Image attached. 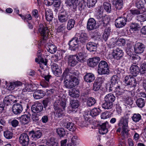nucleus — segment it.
Listing matches in <instances>:
<instances>
[{"label": "nucleus", "mask_w": 146, "mask_h": 146, "mask_svg": "<svg viewBox=\"0 0 146 146\" xmlns=\"http://www.w3.org/2000/svg\"><path fill=\"white\" fill-rule=\"evenodd\" d=\"M128 118L124 116L121 118L119 124L122 129L121 134L124 137H127L128 135Z\"/></svg>", "instance_id": "f257e3e1"}, {"label": "nucleus", "mask_w": 146, "mask_h": 146, "mask_svg": "<svg viewBox=\"0 0 146 146\" xmlns=\"http://www.w3.org/2000/svg\"><path fill=\"white\" fill-rule=\"evenodd\" d=\"M98 70L99 74H108L110 71L108 64L104 60L101 61L99 64Z\"/></svg>", "instance_id": "f03ea898"}, {"label": "nucleus", "mask_w": 146, "mask_h": 146, "mask_svg": "<svg viewBox=\"0 0 146 146\" xmlns=\"http://www.w3.org/2000/svg\"><path fill=\"white\" fill-rule=\"evenodd\" d=\"M124 81L127 87L131 90H134L137 84L135 79L130 75L126 76L125 78Z\"/></svg>", "instance_id": "7ed1b4c3"}, {"label": "nucleus", "mask_w": 146, "mask_h": 146, "mask_svg": "<svg viewBox=\"0 0 146 146\" xmlns=\"http://www.w3.org/2000/svg\"><path fill=\"white\" fill-rule=\"evenodd\" d=\"M69 12L65 10L60 12L58 15V20L61 23H66L70 18Z\"/></svg>", "instance_id": "20e7f679"}, {"label": "nucleus", "mask_w": 146, "mask_h": 146, "mask_svg": "<svg viewBox=\"0 0 146 146\" xmlns=\"http://www.w3.org/2000/svg\"><path fill=\"white\" fill-rule=\"evenodd\" d=\"M135 6L137 9H131L130 12L133 15H138L143 13V11L142 9L144 8L143 3L141 1H137L135 3Z\"/></svg>", "instance_id": "39448f33"}, {"label": "nucleus", "mask_w": 146, "mask_h": 146, "mask_svg": "<svg viewBox=\"0 0 146 146\" xmlns=\"http://www.w3.org/2000/svg\"><path fill=\"white\" fill-rule=\"evenodd\" d=\"M39 31L40 33L43 40H47L50 31L48 27L46 25H44L42 24L39 25Z\"/></svg>", "instance_id": "423d86ee"}, {"label": "nucleus", "mask_w": 146, "mask_h": 146, "mask_svg": "<svg viewBox=\"0 0 146 146\" xmlns=\"http://www.w3.org/2000/svg\"><path fill=\"white\" fill-rule=\"evenodd\" d=\"M78 71L75 70L74 68H69L66 69L63 73V76L65 78L68 77L69 76L70 78L76 76H77L79 74Z\"/></svg>", "instance_id": "0eeeda50"}, {"label": "nucleus", "mask_w": 146, "mask_h": 146, "mask_svg": "<svg viewBox=\"0 0 146 146\" xmlns=\"http://www.w3.org/2000/svg\"><path fill=\"white\" fill-rule=\"evenodd\" d=\"M64 86L68 88L71 89L73 88L79 84V81L78 79L76 77L72 78L70 80H66L64 82Z\"/></svg>", "instance_id": "6e6552de"}, {"label": "nucleus", "mask_w": 146, "mask_h": 146, "mask_svg": "<svg viewBox=\"0 0 146 146\" xmlns=\"http://www.w3.org/2000/svg\"><path fill=\"white\" fill-rule=\"evenodd\" d=\"M79 42H80L83 45H85L88 40L89 38L87 35L85 33H82L76 35Z\"/></svg>", "instance_id": "1a4fd4ad"}, {"label": "nucleus", "mask_w": 146, "mask_h": 146, "mask_svg": "<svg viewBox=\"0 0 146 146\" xmlns=\"http://www.w3.org/2000/svg\"><path fill=\"white\" fill-rule=\"evenodd\" d=\"M123 55V50L118 48L113 50L112 52V56L115 59L119 60L122 59Z\"/></svg>", "instance_id": "9d476101"}, {"label": "nucleus", "mask_w": 146, "mask_h": 146, "mask_svg": "<svg viewBox=\"0 0 146 146\" xmlns=\"http://www.w3.org/2000/svg\"><path fill=\"white\" fill-rule=\"evenodd\" d=\"M16 102V98L12 95H9L5 97L3 100L4 105L6 106L11 105Z\"/></svg>", "instance_id": "9b49d317"}, {"label": "nucleus", "mask_w": 146, "mask_h": 146, "mask_svg": "<svg viewBox=\"0 0 146 146\" xmlns=\"http://www.w3.org/2000/svg\"><path fill=\"white\" fill-rule=\"evenodd\" d=\"M145 46L141 42H137L135 45L134 50L136 54H140L143 53L145 49Z\"/></svg>", "instance_id": "f8f14e48"}, {"label": "nucleus", "mask_w": 146, "mask_h": 146, "mask_svg": "<svg viewBox=\"0 0 146 146\" xmlns=\"http://www.w3.org/2000/svg\"><path fill=\"white\" fill-rule=\"evenodd\" d=\"M29 141V135L26 133L21 134L19 137V141L23 145H28Z\"/></svg>", "instance_id": "ddd939ff"}, {"label": "nucleus", "mask_w": 146, "mask_h": 146, "mask_svg": "<svg viewBox=\"0 0 146 146\" xmlns=\"http://www.w3.org/2000/svg\"><path fill=\"white\" fill-rule=\"evenodd\" d=\"M43 109L42 104L40 103L36 102L32 106L31 110L32 111L35 113H39L42 111Z\"/></svg>", "instance_id": "4468645a"}, {"label": "nucleus", "mask_w": 146, "mask_h": 146, "mask_svg": "<svg viewBox=\"0 0 146 146\" xmlns=\"http://www.w3.org/2000/svg\"><path fill=\"white\" fill-rule=\"evenodd\" d=\"M79 42L76 36L75 37L73 38L68 43L69 48L72 50L75 51L76 48L78 46V44Z\"/></svg>", "instance_id": "2eb2a0df"}, {"label": "nucleus", "mask_w": 146, "mask_h": 146, "mask_svg": "<svg viewBox=\"0 0 146 146\" xmlns=\"http://www.w3.org/2000/svg\"><path fill=\"white\" fill-rule=\"evenodd\" d=\"M68 61L69 66L71 67L75 66L78 62L75 55L69 56L68 58Z\"/></svg>", "instance_id": "dca6fc26"}, {"label": "nucleus", "mask_w": 146, "mask_h": 146, "mask_svg": "<svg viewBox=\"0 0 146 146\" xmlns=\"http://www.w3.org/2000/svg\"><path fill=\"white\" fill-rule=\"evenodd\" d=\"M122 17H119L115 21V25L117 28H120L124 27L126 24V21Z\"/></svg>", "instance_id": "f3484780"}, {"label": "nucleus", "mask_w": 146, "mask_h": 146, "mask_svg": "<svg viewBox=\"0 0 146 146\" xmlns=\"http://www.w3.org/2000/svg\"><path fill=\"white\" fill-rule=\"evenodd\" d=\"M100 60L99 57L96 56L90 58L88 60V65L91 67H94L96 66Z\"/></svg>", "instance_id": "a211bd4d"}, {"label": "nucleus", "mask_w": 146, "mask_h": 146, "mask_svg": "<svg viewBox=\"0 0 146 146\" xmlns=\"http://www.w3.org/2000/svg\"><path fill=\"white\" fill-rule=\"evenodd\" d=\"M12 110L13 113L15 115L20 114L23 110L22 106L19 104H15L13 106Z\"/></svg>", "instance_id": "6ab92c4d"}, {"label": "nucleus", "mask_w": 146, "mask_h": 146, "mask_svg": "<svg viewBox=\"0 0 146 146\" xmlns=\"http://www.w3.org/2000/svg\"><path fill=\"white\" fill-rule=\"evenodd\" d=\"M44 79L42 80L40 83L41 86L43 88H46L49 86L50 79L52 76L50 75H45L43 76Z\"/></svg>", "instance_id": "aec40b11"}, {"label": "nucleus", "mask_w": 146, "mask_h": 146, "mask_svg": "<svg viewBox=\"0 0 146 146\" xmlns=\"http://www.w3.org/2000/svg\"><path fill=\"white\" fill-rule=\"evenodd\" d=\"M96 22L93 18H90L88 20L87 24V28L90 31H91L96 28Z\"/></svg>", "instance_id": "412c9836"}, {"label": "nucleus", "mask_w": 146, "mask_h": 146, "mask_svg": "<svg viewBox=\"0 0 146 146\" xmlns=\"http://www.w3.org/2000/svg\"><path fill=\"white\" fill-rule=\"evenodd\" d=\"M105 26L106 27L104 33L102 35L103 38L105 41H106L110 34L111 29L109 25L106 23Z\"/></svg>", "instance_id": "4be33fe9"}, {"label": "nucleus", "mask_w": 146, "mask_h": 146, "mask_svg": "<svg viewBox=\"0 0 146 146\" xmlns=\"http://www.w3.org/2000/svg\"><path fill=\"white\" fill-rule=\"evenodd\" d=\"M98 44L93 42H89L87 44V49L91 52L96 51L98 46Z\"/></svg>", "instance_id": "5701e85b"}, {"label": "nucleus", "mask_w": 146, "mask_h": 146, "mask_svg": "<svg viewBox=\"0 0 146 146\" xmlns=\"http://www.w3.org/2000/svg\"><path fill=\"white\" fill-rule=\"evenodd\" d=\"M29 135L31 137L36 139L40 138L42 136V133L40 131H32L29 132Z\"/></svg>", "instance_id": "b1692460"}, {"label": "nucleus", "mask_w": 146, "mask_h": 146, "mask_svg": "<svg viewBox=\"0 0 146 146\" xmlns=\"http://www.w3.org/2000/svg\"><path fill=\"white\" fill-rule=\"evenodd\" d=\"M96 18L98 20V22L99 25L102 27H105L106 25L105 21L104 20V17H103L100 13L96 16Z\"/></svg>", "instance_id": "393cba45"}, {"label": "nucleus", "mask_w": 146, "mask_h": 146, "mask_svg": "<svg viewBox=\"0 0 146 146\" xmlns=\"http://www.w3.org/2000/svg\"><path fill=\"white\" fill-rule=\"evenodd\" d=\"M45 48L47 51L50 53L54 54L57 50V48L54 44L49 43L46 45Z\"/></svg>", "instance_id": "a878e982"}, {"label": "nucleus", "mask_w": 146, "mask_h": 146, "mask_svg": "<svg viewBox=\"0 0 146 146\" xmlns=\"http://www.w3.org/2000/svg\"><path fill=\"white\" fill-rule=\"evenodd\" d=\"M131 73L134 76H136L140 72L139 67L135 64L132 65L130 68Z\"/></svg>", "instance_id": "bb28decb"}, {"label": "nucleus", "mask_w": 146, "mask_h": 146, "mask_svg": "<svg viewBox=\"0 0 146 146\" xmlns=\"http://www.w3.org/2000/svg\"><path fill=\"white\" fill-rule=\"evenodd\" d=\"M95 78L94 74L90 73H86L84 77V80L86 82L89 83H91L93 81Z\"/></svg>", "instance_id": "cd10ccee"}, {"label": "nucleus", "mask_w": 146, "mask_h": 146, "mask_svg": "<svg viewBox=\"0 0 146 146\" xmlns=\"http://www.w3.org/2000/svg\"><path fill=\"white\" fill-rule=\"evenodd\" d=\"M45 93L42 90H38L35 91L33 93V96L35 99H40L43 98L45 95Z\"/></svg>", "instance_id": "c85d7f7f"}, {"label": "nucleus", "mask_w": 146, "mask_h": 146, "mask_svg": "<svg viewBox=\"0 0 146 146\" xmlns=\"http://www.w3.org/2000/svg\"><path fill=\"white\" fill-rule=\"evenodd\" d=\"M20 122L23 125L27 124L30 121L29 117L27 115H22L19 117Z\"/></svg>", "instance_id": "c756f323"}, {"label": "nucleus", "mask_w": 146, "mask_h": 146, "mask_svg": "<svg viewBox=\"0 0 146 146\" xmlns=\"http://www.w3.org/2000/svg\"><path fill=\"white\" fill-rule=\"evenodd\" d=\"M45 16L48 21H51L53 18V14L51 10L49 9H46L45 11Z\"/></svg>", "instance_id": "7c9ffc66"}, {"label": "nucleus", "mask_w": 146, "mask_h": 146, "mask_svg": "<svg viewBox=\"0 0 146 146\" xmlns=\"http://www.w3.org/2000/svg\"><path fill=\"white\" fill-rule=\"evenodd\" d=\"M100 132L102 134H104L107 133L108 132V123L106 122L103 123L100 125Z\"/></svg>", "instance_id": "2f4dec72"}, {"label": "nucleus", "mask_w": 146, "mask_h": 146, "mask_svg": "<svg viewBox=\"0 0 146 146\" xmlns=\"http://www.w3.org/2000/svg\"><path fill=\"white\" fill-rule=\"evenodd\" d=\"M86 106L90 107L94 106L96 102V99L93 97H89L86 99Z\"/></svg>", "instance_id": "473e14b6"}, {"label": "nucleus", "mask_w": 146, "mask_h": 146, "mask_svg": "<svg viewBox=\"0 0 146 146\" xmlns=\"http://www.w3.org/2000/svg\"><path fill=\"white\" fill-rule=\"evenodd\" d=\"M113 106V104L108 102L105 100L103 101L102 104V107L105 109L110 110L111 109Z\"/></svg>", "instance_id": "72a5a7b5"}, {"label": "nucleus", "mask_w": 146, "mask_h": 146, "mask_svg": "<svg viewBox=\"0 0 146 146\" xmlns=\"http://www.w3.org/2000/svg\"><path fill=\"white\" fill-rule=\"evenodd\" d=\"M115 96L112 94H109L106 95L104 98V100L111 103L113 104L115 100Z\"/></svg>", "instance_id": "f704fd0d"}, {"label": "nucleus", "mask_w": 146, "mask_h": 146, "mask_svg": "<svg viewBox=\"0 0 146 146\" xmlns=\"http://www.w3.org/2000/svg\"><path fill=\"white\" fill-rule=\"evenodd\" d=\"M101 78H98L96 80L93 84V89L94 91H97L99 90L102 83L100 82Z\"/></svg>", "instance_id": "c9c22d12"}, {"label": "nucleus", "mask_w": 146, "mask_h": 146, "mask_svg": "<svg viewBox=\"0 0 146 146\" xmlns=\"http://www.w3.org/2000/svg\"><path fill=\"white\" fill-rule=\"evenodd\" d=\"M76 55L78 62H83L86 61L85 58L86 53L84 52H80L78 54Z\"/></svg>", "instance_id": "e433bc0d"}, {"label": "nucleus", "mask_w": 146, "mask_h": 146, "mask_svg": "<svg viewBox=\"0 0 146 146\" xmlns=\"http://www.w3.org/2000/svg\"><path fill=\"white\" fill-rule=\"evenodd\" d=\"M109 92L113 91L115 92L116 94L119 95H120L122 94V92L121 91L119 86L116 85L115 86L111 87V88H109Z\"/></svg>", "instance_id": "4c0bfd02"}, {"label": "nucleus", "mask_w": 146, "mask_h": 146, "mask_svg": "<svg viewBox=\"0 0 146 146\" xmlns=\"http://www.w3.org/2000/svg\"><path fill=\"white\" fill-rule=\"evenodd\" d=\"M146 100V99L142 98H138L136 101V104L138 107L142 108L145 106Z\"/></svg>", "instance_id": "58836bf2"}, {"label": "nucleus", "mask_w": 146, "mask_h": 146, "mask_svg": "<svg viewBox=\"0 0 146 146\" xmlns=\"http://www.w3.org/2000/svg\"><path fill=\"white\" fill-rule=\"evenodd\" d=\"M118 78L117 76L114 75L111 77L110 82V85L109 88H111L115 86L118 82Z\"/></svg>", "instance_id": "ea45409f"}, {"label": "nucleus", "mask_w": 146, "mask_h": 146, "mask_svg": "<svg viewBox=\"0 0 146 146\" xmlns=\"http://www.w3.org/2000/svg\"><path fill=\"white\" fill-rule=\"evenodd\" d=\"M65 3L67 5L72 8L74 9H76L77 8V5L75 2V0H67Z\"/></svg>", "instance_id": "a19ab883"}, {"label": "nucleus", "mask_w": 146, "mask_h": 146, "mask_svg": "<svg viewBox=\"0 0 146 146\" xmlns=\"http://www.w3.org/2000/svg\"><path fill=\"white\" fill-rule=\"evenodd\" d=\"M22 84V83L20 81H16L11 83L8 87L9 89L10 90H14L16 87L21 86Z\"/></svg>", "instance_id": "79ce46f5"}, {"label": "nucleus", "mask_w": 146, "mask_h": 146, "mask_svg": "<svg viewBox=\"0 0 146 146\" xmlns=\"http://www.w3.org/2000/svg\"><path fill=\"white\" fill-rule=\"evenodd\" d=\"M28 87V86H26L24 89L18 90L17 92L19 96H22V95L25 94L27 92H29L31 89L29 88Z\"/></svg>", "instance_id": "37998d69"}, {"label": "nucleus", "mask_w": 146, "mask_h": 146, "mask_svg": "<svg viewBox=\"0 0 146 146\" xmlns=\"http://www.w3.org/2000/svg\"><path fill=\"white\" fill-rule=\"evenodd\" d=\"M101 110L98 108H94L90 111V115L92 117H94L98 115L101 112Z\"/></svg>", "instance_id": "c03bdc74"}, {"label": "nucleus", "mask_w": 146, "mask_h": 146, "mask_svg": "<svg viewBox=\"0 0 146 146\" xmlns=\"http://www.w3.org/2000/svg\"><path fill=\"white\" fill-rule=\"evenodd\" d=\"M75 22V20L72 19L68 20L66 27L67 30H70L73 28L74 27Z\"/></svg>", "instance_id": "a18cd8bd"}, {"label": "nucleus", "mask_w": 146, "mask_h": 146, "mask_svg": "<svg viewBox=\"0 0 146 146\" xmlns=\"http://www.w3.org/2000/svg\"><path fill=\"white\" fill-rule=\"evenodd\" d=\"M136 20L140 22H143L146 21V13L136 15Z\"/></svg>", "instance_id": "49530a36"}, {"label": "nucleus", "mask_w": 146, "mask_h": 146, "mask_svg": "<svg viewBox=\"0 0 146 146\" xmlns=\"http://www.w3.org/2000/svg\"><path fill=\"white\" fill-rule=\"evenodd\" d=\"M64 110H62L58 108L56 110L55 116L56 117L60 118L63 117L65 115Z\"/></svg>", "instance_id": "de8ad7c7"}, {"label": "nucleus", "mask_w": 146, "mask_h": 146, "mask_svg": "<svg viewBox=\"0 0 146 146\" xmlns=\"http://www.w3.org/2000/svg\"><path fill=\"white\" fill-rule=\"evenodd\" d=\"M4 137L7 139H11L13 136V133L12 131L7 130L3 132Z\"/></svg>", "instance_id": "09e8293b"}, {"label": "nucleus", "mask_w": 146, "mask_h": 146, "mask_svg": "<svg viewBox=\"0 0 146 146\" xmlns=\"http://www.w3.org/2000/svg\"><path fill=\"white\" fill-rule=\"evenodd\" d=\"M123 2L122 0H117L115 2V6L117 10H120L123 7Z\"/></svg>", "instance_id": "8fccbe9b"}, {"label": "nucleus", "mask_w": 146, "mask_h": 146, "mask_svg": "<svg viewBox=\"0 0 146 146\" xmlns=\"http://www.w3.org/2000/svg\"><path fill=\"white\" fill-rule=\"evenodd\" d=\"M64 126L67 129L70 131H73L76 129V127L74 124L72 122L68 123Z\"/></svg>", "instance_id": "3c124183"}, {"label": "nucleus", "mask_w": 146, "mask_h": 146, "mask_svg": "<svg viewBox=\"0 0 146 146\" xmlns=\"http://www.w3.org/2000/svg\"><path fill=\"white\" fill-rule=\"evenodd\" d=\"M131 90V89H129L128 90H126L125 92V97L126 98L131 97L134 96L135 94V93L134 91Z\"/></svg>", "instance_id": "603ef678"}, {"label": "nucleus", "mask_w": 146, "mask_h": 146, "mask_svg": "<svg viewBox=\"0 0 146 146\" xmlns=\"http://www.w3.org/2000/svg\"><path fill=\"white\" fill-rule=\"evenodd\" d=\"M141 115L139 113H134L132 117L133 121L135 122H139L141 119Z\"/></svg>", "instance_id": "864d4df0"}, {"label": "nucleus", "mask_w": 146, "mask_h": 146, "mask_svg": "<svg viewBox=\"0 0 146 146\" xmlns=\"http://www.w3.org/2000/svg\"><path fill=\"white\" fill-rule=\"evenodd\" d=\"M104 9L108 13H110L111 11V4L108 2H105L104 3Z\"/></svg>", "instance_id": "5fc2aeb1"}, {"label": "nucleus", "mask_w": 146, "mask_h": 146, "mask_svg": "<svg viewBox=\"0 0 146 146\" xmlns=\"http://www.w3.org/2000/svg\"><path fill=\"white\" fill-rule=\"evenodd\" d=\"M70 102L71 106L72 108H77L79 106V102L76 100H71Z\"/></svg>", "instance_id": "6e6d98bb"}, {"label": "nucleus", "mask_w": 146, "mask_h": 146, "mask_svg": "<svg viewBox=\"0 0 146 146\" xmlns=\"http://www.w3.org/2000/svg\"><path fill=\"white\" fill-rule=\"evenodd\" d=\"M19 15L21 17L22 19L24 20L25 21H26L27 22H29V20H31L32 19L31 16L29 14H26L25 16L22 15L21 14H19Z\"/></svg>", "instance_id": "4d7b16f0"}, {"label": "nucleus", "mask_w": 146, "mask_h": 146, "mask_svg": "<svg viewBox=\"0 0 146 146\" xmlns=\"http://www.w3.org/2000/svg\"><path fill=\"white\" fill-rule=\"evenodd\" d=\"M56 132L60 137H63L65 134V131L63 128H59L56 129Z\"/></svg>", "instance_id": "13d9d810"}, {"label": "nucleus", "mask_w": 146, "mask_h": 146, "mask_svg": "<svg viewBox=\"0 0 146 146\" xmlns=\"http://www.w3.org/2000/svg\"><path fill=\"white\" fill-rule=\"evenodd\" d=\"M97 0H87V4L88 7L90 8L94 7L97 2Z\"/></svg>", "instance_id": "bf43d9fd"}, {"label": "nucleus", "mask_w": 146, "mask_h": 146, "mask_svg": "<svg viewBox=\"0 0 146 146\" xmlns=\"http://www.w3.org/2000/svg\"><path fill=\"white\" fill-rule=\"evenodd\" d=\"M131 14V13H125L124 15V16L122 17L124 19H125L126 22L127 21L129 22L132 20L133 17Z\"/></svg>", "instance_id": "052dcab7"}, {"label": "nucleus", "mask_w": 146, "mask_h": 146, "mask_svg": "<svg viewBox=\"0 0 146 146\" xmlns=\"http://www.w3.org/2000/svg\"><path fill=\"white\" fill-rule=\"evenodd\" d=\"M130 27L132 30L135 31H136L139 30V29L140 28L139 25L138 24L136 23H132Z\"/></svg>", "instance_id": "680f3d73"}, {"label": "nucleus", "mask_w": 146, "mask_h": 146, "mask_svg": "<svg viewBox=\"0 0 146 146\" xmlns=\"http://www.w3.org/2000/svg\"><path fill=\"white\" fill-rule=\"evenodd\" d=\"M71 144L74 145H76L77 143L78 137L76 135H72L71 136Z\"/></svg>", "instance_id": "e2e57ef3"}, {"label": "nucleus", "mask_w": 146, "mask_h": 146, "mask_svg": "<svg viewBox=\"0 0 146 146\" xmlns=\"http://www.w3.org/2000/svg\"><path fill=\"white\" fill-rule=\"evenodd\" d=\"M86 2L84 1H82L79 3V9L80 11H81L86 8Z\"/></svg>", "instance_id": "0e129e2a"}, {"label": "nucleus", "mask_w": 146, "mask_h": 146, "mask_svg": "<svg viewBox=\"0 0 146 146\" xmlns=\"http://www.w3.org/2000/svg\"><path fill=\"white\" fill-rule=\"evenodd\" d=\"M140 72L141 74H144L146 71V63L142 64L140 67Z\"/></svg>", "instance_id": "69168bd1"}, {"label": "nucleus", "mask_w": 146, "mask_h": 146, "mask_svg": "<svg viewBox=\"0 0 146 146\" xmlns=\"http://www.w3.org/2000/svg\"><path fill=\"white\" fill-rule=\"evenodd\" d=\"M66 29V26L64 24H62L60 26L58 27L57 29V31L58 32H63Z\"/></svg>", "instance_id": "338daca9"}, {"label": "nucleus", "mask_w": 146, "mask_h": 146, "mask_svg": "<svg viewBox=\"0 0 146 146\" xmlns=\"http://www.w3.org/2000/svg\"><path fill=\"white\" fill-rule=\"evenodd\" d=\"M132 50L131 49V47H130V46H129L127 48L126 50V51L127 54L131 57L133 54Z\"/></svg>", "instance_id": "774afa93"}]
</instances>
